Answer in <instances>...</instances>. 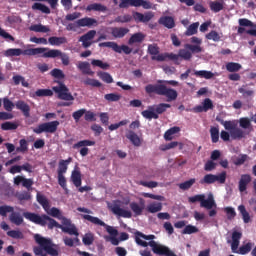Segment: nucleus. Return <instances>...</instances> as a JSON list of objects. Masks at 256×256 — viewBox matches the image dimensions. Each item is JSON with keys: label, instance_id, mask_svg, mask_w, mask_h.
Here are the masks:
<instances>
[{"label": "nucleus", "instance_id": "1", "mask_svg": "<svg viewBox=\"0 0 256 256\" xmlns=\"http://www.w3.org/2000/svg\"><path fill=\"white\" fill-rule=\"evenodd\" d=\"M23 217L31 223H35V225H40L41 227H48V229H61L63 233H67L68 235H75V237H79V231L77 230V226L71 223V219L61 216L58 218L62 221V225L57 222V220L51 218L49 215L42 214L39 215L33 212H24Z\"/></svg>", "mask_w": 256, "mask_h": 256}, {"label": "nucleus", "instance_id": "2", "mask_svg": "<svg viewBox=\"0 0 256 256\" xmlns=\"http://www.w3.org/2000/svg\"><path fill=\"white\" fill-rule=\"evenodd\" d=\"M154 239L155 235L153 234L145 235L139 231L135 232V241L140 247H151L155 255L177 256L169 249V247L158 244Z\"/></svg>", "mask_w": 256, "mask_h": 256}, {"label": "nucleus", "instance_id": "3", "mask_svg": "<svg viewBox=\"0 0 256 256\" xmlns=\"http://www.w3.org/2000/svg\"><path fill=\"white\" fill-rule=\"evenodd\" d=\"M145 91L147 95L155 93L156 95L166 97L168 103L177 101V97H179L177 90L169 88L165 84H148L145 86Z\"/></svg>", "mask_w": 256, "mask_h": 256}, {"label": "nucleus", "instance_id": "4", "mask_svg": "<svg viewBox=\"0 0 256 256\" xmlns=\"http://www.w3.org/2000/svg\"><path fill=\"white\" fill-rule=\"evenodd\" d=\"M77 211H79V213H87L81 215L82 219H84L85 221H89V223H92V225L104 227L107 233L111 235V237H117V235H119V231H117V229H115L113 226L107 225L103 222V220L99 219V217L91 216V213H93V211L89 210V208L78 207Z\"/></svg>", "mask_w": 256, "mask_h": 256}, {"label": "nucleus", "instance_id": "5", "mask_svg": "<svg viewBox=\"0 0 256 256\" xmlns=\"http://www.w3.org/2000/svg\"><path fill=\"white\" fill-rule=\"evenodd\" d=\"M221 125H223L224 129H226V131H229L231 138L235 141V140H241V139H245V137H247V135H249V131H243V129L237 127V122L235 121H222Z\"/></svg>", "mask_w": 256, "mask_h": 256}, {"label": "nucleus", "instance_id": "6", "mask_svg": "<svg viewBox=\"0 0 256 256\" xmlns=\"http://www.w3.org/2000/svg\"><path fill=\"white\" fill-rule=\"evenodd\" d=\"M36 199H37L39 205H41V207L47 213V215H50V217H55V219H60V217L62 216L61 210H59V208H57V207L51 208V204H49V200L47 199V197L45 195L37 192Z\"/></svg>", "mask_w": 256, "mask_h": 256}, {"label": "nucleus", "instance_id": "7", "mask_svg": "<svg viewBox=\"0 0 256 256\" xmlns=\"http://www.w3.org/2000/svg\"><path fill=\"white\" fill-rule=\"evenodd\" d=\"M34 239H35L36 243H38V245H40V247H42L48 255L59 256V250H57L55 248L56 245L53 244V241H51V239H47L45 237H42L39 234H36L34 236Z\"/></svg>", "mask_w": 256, "mask_h": 256}, {"label": "nucleus", "instance_id": "8", "mask_svg": "<svg viewBox=\"0 0 256 256\" xmlns=\"http://www.w3.org/2000/svg\"><path fill=\"white\" fill-rule=\"evenodd\" d=\"M129 7H143V9H151L153 4L147 0H120V9H129Z\"/></svg>", "mask_w": 256, "mask_h": 256}, {"label": "nucleus", "instance_id": "9", "mask_svg": "<svg viewBox=\"0 0 256 256\" xmlns=\"http://www.w3.org/2000/svg\"><path fill=\"white\" fill-rule=\"evenodd\" d=\"M52 90L57 93L58 99L62 101H75V97L69 92V88L62 82H58V86L52 87Z\"/></svg>", "mask_w": 256, "mask_h": 256}, {"label": "nucleus", "instance_id": "10", "mask_svg": "<svg viewBox=\"0 0 256 256\" xmlns=\"http://www.w3.org/2000/svg\"><path fill=\"white\" fill-rule=\"evenodd\" d=\"M225 183L227 181V172L223 171L218 175L215 174H206L203 179L200 180L201 185H213V183Z\"/></svg>", "mask_w": 256, "mask_h": 256}, {"label": "nucleus", "instance_id": "11", "mask_svg": "<svg viewBox=\"0 0 256 256\" xmlns=\"http://www.w3.org/2000/svg\"><path fill=\"white\" fill-rule=\"evenodd\" d=\"M58 127H59V121L57 120L52 122H45V123L39 124L38 127L34 128L33 133H36V135H41V133H55Z\"/></svg>", "mask_w": 256, "mask_h": 256}, {"label": "nucleus", "instance_id": "12", "mask_svg": "<svg viewBox=\"0 0 256 256\" xmlns=\"http://www.w3.org/2000/svg\"><path fill=\"white\" fill-rule=\"evenodd\" d=\"M42 57L44 59H55L57 57H60V59L62 61V65H64L65 67H67V65H69V63H70L69 55H67V53H63L61 50H57V49L48 50L46 53H44L42 55Z\"/></svg>", "mask_w": 256, "mask_h": 256}, {"label": "nucleus", "instance_id": "13", "mask_svg": "<svg viewBox=\"0 0 256 256\" xmlns=\"http://www.w3.org/2000/svg\"><path fill=\"white\" fill-rule=\"evenodd\" d=\"M93 145H95V141L81 140L74 144L72 147L73 149H80V155L82 157H87V155H89V148L87 147H93Z\"/></svg>", "mask_w": 256, "mask_h": 256}, {"label": "nucleus", "instance_id": "14", "mask_svg": "<svg viewBox=\"0 0 256 256\" xmlns=\"http://www.w3.org/2000/svg\"><path fill=\"white\" fill-rule=\"evenodd\" d=\"M97 35V31L90 30L86 34L82 35L79 38V42L82 43V47L84 49H89L91 45H93V39H95V36Z\"/></svg>", "mask_w": 256, "mask_h": 256}, {"label": "nucleus", "instance_id": "15", "mask_svg": "<svg viewBox=\"0 0 256 256\" xmlns=\"http://www.w3.org/2000/svg\"><path fill=\"white\" fill-rule=\"evenodd\" d=\"M154 17L155 14H153V12H145L144 14L141 12H133L132 14V19H134L136 23H149Z\"/></svg>", "mask_w": 256, "mask_h": 256}, {"label": "nucleus", "instance_id": "16", "mask_svg": "<svg viewBox=\"0 0 256 256\" xmlns=\"http://www.w3.org/2000/svg\"><path fill=\"white\" fill-rule=\"evenodd\" d=\"M213 109V101L210 98H205L202 105H198L193 108L194 113H207V111Z\"/></svg>", "mask_w": 256, "mask_h": 256}, {"label": "nucleus", "instance_id": "17", "mask_svg": "<svg viewBox=\"0 0 256 256\" xmlns=\"http://www.w3.org/2000/svg\"><path fill=\"white\" fill-rule=\"evenodd\" d=\"M21 171H26V173H33V165L29 162L24 163L23 165H14L9 169V173L15 175L16 173H21Z\"/></svg>", "mask_w": 256, "mask_h": 256}, {"label": "nucleus", "instance_id": "18", "mask_svg": "<svg viewBox=\"0 0 256 256\" xmlns=\"http://www.w3.org/2000/svg\"><path fill=\"white\" fill-rule=\"evenodd\" d=\"M130 209L134 213L135 217L143 215V211L145 210V200L141 198L140 204L137 202H131Z\"/></svg>", "mask_w": 256, "mask_h": 256}, {"label": "nucleus", "instance_id": "19", "mask_svg": "<svg viewBox=\"0 0 256 256\" xmlns=\"http://www.w3.org/2000/svg\"><path fill=\"white\" fill-rule=\"evenodd\" d=\"M111 211L114 215H117L118 217H123L124 219H131V217H133L131 211L125 210L117 204L111 207Z\"/></svg>", "mask_w": 256, "mask_h": 256}, {"label": "nucleus", "instance_id": "20", "mask_svg": "<svg viewBox=\"0 0 256 256\" xmlns=\"http://www.w3.org/2000/svg\"><path fill=\"white\" fill-rule=\"evenodd\" d=\"M251 175L249 174H242L240 176V180L238 182V190L240 193H245L247 191V187L249 186V183H251Z\"/></svg>", "mask_w": 256, "mask_h": 256}, {"label": "nucleus", "instance_id": "21", "mask_svg": "<svg viewBox=\"0 0 256 256\" xmlns=\"http://www.w3.org/2000/svg\"><path fill=\"white\" fill-rule=\"evenodd\" d=\"M77 27H97L98 22L95 18L85 17L76 21Z\"/></svg>", "mask_w": 256, "mask_h": 256}, {"label": "nucleus", "instance_id": "22", "mask_svg": "<svg viewBox=\"0 0 256 256\" xmlns=\"http://www.w3.org/2000/svg\"><path fill=\"white\" fill-rule=\"evenodd\" d=\"M15 107L16 109H19V111L23 113L24 117L26 118L31 117V107L25 101L23 100L17 101L15 103Z\"/></svg>", "mask_w": 256, "mask_h": 256}, {"label": "nucleus", "instance_id": "23", "mask_svg": "<svg viewBox=\"0 0 256 256\" xmlns=\"http://www.w3.org/2000/svg\"><path fill=\"white\" fill-rule=\"evenodd\" d=\"M110 31H111V35L115 39H123V37H125V35H127V33H129V28H125V27H111Z\"/></svg>", "mask_w": 256, "mask_h": 256}, {"label": "nucleus", "instance_id": "24", "mask_svg": "<svg viewBox=\"0 0 256 256\" xmlns=\"http://www.w3.org/2000/svg\"><path fill=\"white\" fill-rule=\"evenodd\" d=\"M167 59H170L171 61H177L179 59V54H173V53H164V54H159L158 56H152L151 60L152 61H167Z\"/></svg>", "mask_w": 256, "mask_h": 256}, {"label": "nucleus", "instance_id": "25", "mask_svg": "<svg viewBox=\"0 0 256 256\" xmlns=\"http://www.w3.org/2000/svg\"><path fill=\"white\" fill-rule=\"evenodd\" d=\"M126 138L130 140L134 147H141V138L139 137V135H137V133H135V131L129 130L126 134Z\"/></svg>", "mask_w": 256, "mask_h": 256}, {"label": "nucleus", "instance_id": "26", "mask_svg": "<svg viewBox=\"0 0 256 256\" xmlns=\"http://www.w3.org/2000/svg\"><path fill=\"white\" fill-rule=\"evenodd\" d=\"M46 51H49V48H29L26 50H22V55H28L29 57L35 55H45Z\"/></svg>", "mask_w": 256, "mask_h": 256}, {"label": "nucleus", "instance_id": "27", "mask_svg": "<svg viewBox=\"0 0 256 256\" xmlns=\"http://www.w3.org/2000/svg\"><path fill=\"white\" fill-rule=\"evenodd\" d=\"M141 115L144 119H148L149 121H151V119H159V115L155 112V106H148V110L142 111Z\"/></svg>", "mask_w": 256, "mask_h": 256}, {"label": "nucleus", "instance_id": "28", "mask_svg": "<svg viewBox=\"0 0 256 256\" xmlns=\"http://www.w3.org/2000/svg\"><path fill=\"white\" fill-rule=\"evenodd\" d=\"M159 24L167 29H173L175 27V19L171 16H163L159 19Z\"/></svg>", "mask_w": 256, "mask_h": 256}, {"label": "nucleus", "instance_id": "29", "mask_svg": "<svg viewBox=\"0 0 256 256\" xmlns=\"http://www.w3.org/2000/svg\"><path fill=\"white\" fill-rule=\"evenodd\" d=\"M241 237H243L241 232L234 231L232 233L231 249L233 252H236L237 249H239V241L241 240Z\"/></svg>", "mask_w": 256, "mask_h": 256}, {"label": "nucleus", "instance_id": "30", "mask_svg": "<svg viewBox=\"0 0 256 256\" xmlns=\"http://www.w3.org/2000/svg\"><path fill=\"white\" fill-rule=\"evenodd\" d=\"M239 125L243 131H248L249 134L253 131V126L251 125V120L248 117H242L239 119Z\"/></svg>", "mask_w": 256, "mask_h": 256}, {"label": "nucleus", "instance_id": "31", "mask_svg": "<svg viewBox=\"0 0 256 256\" xmlns=\"http://www.w3.org/2000/svg\"><path fill=\"white\" fill-rule=\"evenodd\" d=\"M216 206L215 199L213 198V194H209L207 199H203L200 207H204V209L211 210Z\"/></svg>", "mask_w": 256, "mask_h": 256}, {"label": "nucleus", "instance_id": "32", "mask_svg": "<svg viewBox=\"0 0 256 256\" xmlns=\"http://www.w3.org/2000/svg\"><path fill=\"white\" fill-rule=\"evenodd\" d=\"M9 221L17 226L23 225V216H21V213L13 210V212L9 215Z\"/></svg>", "mask_w": 256, "mask_h": 256}, {"label": "nucleus", "instance_id": "33", "mask_svg": "<svg viewBox=\"0 0 256 256\" xmlns=\"http://www.w3.org/2000/svg\"><path fill=\"white\" fill-rule=\"evenodd\" d=\"M72 158H68L67 160H60L58 164V175H65L67 173V169L69 166V163H71Z\"/></svg>", "mask_w": 256, "mask_h": 256}, {"label": "nucleus", "instance_id": "34", "mask_svg": "<svg viewBox=\"0 0 256 256\" xmlns=\"http://www.w3.org/2000/svg\"><path fill=\"white\" fill-rule=\"evenodd\" d=\"M71 181L73 185H75L76 187H81L82 179H81V171H79V169H75L72 171Z\"/></svg>", "mask_w": 256, "mask_h": 256}, {"label": "nucleus", "instance_id": "35", "mask_svg": "<svg viewBox=\"0 0 256 256\" xmlns=\"http://www.w3.org/2000/svg\"><path fill=\"white\" fill-rule=\"evenodd\" d=\"M195 77H200V79H213L215 74L207 70H194Z\"/></svg>", "mask_w": 256, "mask_h": 256}, {"label": "nucleus", "instance_id": "36", "mask_svg": "<svg viewBox=\"0 0 256 256\" xmlns=\"http://www.w3.org/2000/svg\"><path fill=\"white\" fill-rule=\"evenodd\" d=\"M30 31H34V33H49L51 29L49 26H45L43 24H34L29 27Z\"/></svg>", "mask_w": 256, "mask_h": 256}, {"label": "nucleus", "instance_id": "37", "mask_svg": "<svg viewBox=\"0 0 256 256\" xmlns=\"http://www.w3.org/2000/svg\"><path fill=\"white\" fill-rule=\"evenodd\" d=\"M48 43L50 45L59 47L60 45H65V43H67V38L52 36V37L48 38Z\"/></svg>", "mask_w": 256, "mask_h": 256}, {"label": "nucleus", "instance_id": "38", "mask_svg": "<svg viewBox=\"0 0 256 256\" xmlns=\"http://www.w3.org/2000/svg\"><path fill=\"white\" fill-rule=\"evenodd\" d=\"M86 11H88V12L99 11L101 13H105V11H107V6H105L101 3H93L86 7Z\"/></svg>", "mask_w": 256, "mask_h": 256}, {"label": "nucleus", "instance_id": "39", "mask_svg": "<svg viewBox=\"0 0 256 256\" xmlns=\"http://www.w3.org/2000/svg\"><path fill=\"white\" fill-rule=\"evenodd\" d=\"M243 69V66L237 62H228L226 64V70L228 73H239Z\"/></svg>", "mask_w": 256, "mask_h": 256}, {"label": "nucleus", "instance_id": "40", "mask_svg": "<svg viewBox=\"0 0 256 256\" xmlns=\"http://www.w3.org/2000/svg\"><path fill=\"white\" fill-rule=\"evenodd\" d=\"M33 11H41V13H45L46 15H49L51 13V9L48 8L47 5L41 4L39 2H36L32 5Z\"/></svg>", "mask_w": 256, "mask_h": 256}, {"label": "nucleus", "instance_id": "41", "mask_svg": "<svg viewBox=\"0 0 256 256\" xmlns=\"http://www.w3.org/2000/svg\"><path fill=\"white\" fill-rule=\"evenodd\" d=\"M145 40V36L143 33L138 32L133 34L129 40H128V44L129 45H133L134 43H142Z\"/></svg>", "mask_w": 256, "mask_h": 256}, {"label": "nucleus", "instance_id": "42", "mask_svg": "<svg viewBox=\"0 0 256 256\" xmlns=\"http://www.w3.org/2000/svg\"><path fill=\"white\" fill-rule=\"evenodd\" d=\"M179 149H183V143H179L177 141L170 142L168 144H164L160 146V151H169V149H175V147H178Z\"/></svg>", "mask_w": 256, "mask_h": 256}, {"label": "nucleus", "instance_id": "43", "mask_svg": "<svg viewBox=\"0 0 256 256\" xmlns=\"http://www.w3.org/2000/svg\"><path fill=\"white\" fill-rule=\"evenodd\" d=\"M5 57H19L23 55V50L20 48H9L4 52Z\"/></svg>", "mask_w": 256, "mask_h": 256}, {"label": "nucleus", "instance_id": "44", "mask_svg": "<svg viewBox=\"0 0 256 256\" xmlns=\"http://www.w3.org/2000/svg\"><path fill=\"white\" fill-rule=\"evenodd\" d=\"M179 131H181V128L178 126L168 129L164 134V139L166 141H171V139H173V135H176V133H179Z\"/></svg>", "mask_w": 256, "mask_h": 256}, {"label": "nucleus", "instance_id": "45", "mask_svg": "<svg viewBox=\"0 0 256 256\" xmlns=\"http://www.w3.org/2000/svg\"><path fill=\"white\" fill-rule=\"evenodd\" d=\"M162 209L163 204L160 202H153L147 206L148 213H159V211H162Z\"/></svg>", "mask_w": 256, "mask_h": 256}, {"label": "nucleus", "instance_id": "46", "mask_svg": "<svg viewBox=\"0 0 256 256\" xmlns=\"http://www.w3.org/2000/svg\"><path fill=\"white\" fill-rule=\"evenodd\" d=\"M78 69L82 71L84 75H93L89 62H79Z\"/></svg>", "mask_w": 256, "mask_h": 256}, {"label": "nucleus", "instance_id": "47", "mask_svg": "<svg viewBox=\"0 0 256 256\" xmlns=\"http://www.w3.org/2000/svg\"><path fill=\"white\" fill-rule=\"evenodd\" d=\"M199 29V22L192 23L187 30L185 31L184 35L186 37H191L192 35H197V31Z\"/></svg>", "mask_w": 256, "mask_h": 256}, {"label": "nucleus", "instance_id": "48", "mask_svg": "<svg viewBox=\"0 0 256 256\" xmlns=\"http://www.w3.org/2000/svg\"><path fill=\"white\" fill-rule=\"evenodd\" d=\"M167 109H171V104L160 103L154 106V113H157L158 115H163V113H165Z\"/></svg>", "mask_w": 256, "mask_h": 256}, {"label": "nucleus", "instance_id": "49", "mask_svg": "<svg viewBox=\"0 0 256 256\" xmlns=\"http://www.w3.org/2000/svg\"><path fill=\"white\" fill-rule=\"evenodd\" d=\"M238 211L240 212V215H242L244 223H249L251 221V216L249 215V212H247L245 205H239Z\"/></svg>", "mask_w": 256, "mask_h": 256}, {"label": "nucleus", "instance_id": "50", "mask_svg": "<svg viewBox=\"0 0 256 256\" xmlns=\"http://www.w3.org/2000/svg\"><path fill=\"white\" fill-rule=\"evenodd\" d=\"M19 125L15 122H4L1 124L2 131H15Z\"/></svg>", "mask_w": 256, "mask_h": 256}, {"label": "nucleus", "instance_id": "51", "mask_svg": "<svg viewBox=\"0 0 256 256\" xmlns=\"http://www.w3.org/2000/svg\"><path fill=\"white\" fill-rule=\"evenodd\" d=\"M206 39L219 43V41H221V35H219V32L211 30L208 34H206Z\"/></svg>", "mask_w": 256, "mask_h": 256}, {"label": "nucleus", "instance_id": "52", "mask_svg": "<svg viewBox=\"0 0 256 256\" xmlns=\"http://www.w3.org/2000/svg\"><path fill=\"white\" fill-rule=\"evenodd\" d=\"M91 65H93V67H99L100 69H103L104 71H107V69H109V67H111V65H109V63L102 62L101 60H97V59H93L91 61Z\"/></svg>", "mask_w": 256, "mask_h": 256}, {"label": "nucleus", "instance_id": "53", "mask_svg": "<svg viewBox=\"0 0 256 256\" xmlns=\"http://www.w3.org/2000/svg\"><path fill=\"white\" fill-rule=\"evenodd\" d=\"M20 147L16 148L17 153H27L29 151V142L25 139L19 141Z\"/></svg>", "mask_w": 256, "mask_h": 256}, {"label": "nucleus", "instance_id": "54", "mask_svg": "<svg viewBox=\"0 0 256 256\" xmlns=\"http://www.w3.org/2000/svg\"><path fill=\"white\" fill-rule=\"evenodd\" d=\"M193 233H199V228L191 224L185 226V228L182 230V235H193Z\"/></svg>", "mask_w": 256, "mask_h": 256}, {"label": "nucleus", "instance_id": "55", "mask_svg": "<svg viewBox=\"0 0 256 256\" xmlns=\"http://www.w3.org/2000/svg\"><path fill=\"white\" fill-rule=\"evenodd\" d=\"M209 5L211 11L214 13H219V11H223L224 9L223 2L212 1Z\"/></svg>", "mask_w": 256, "mask_h": 256}, {"label": "nucleus", "instance_id": "56", "mask_svg": "<svg viewBox=\"0 0 256 256\" xmlns=\"http://www.w3.org/2000/svg\"><path fill=\"white\" fill-rule=\"evenodd\" d=\"M36 97H53V90L51 89H38L35 92Z\"/></svg>", "mask_w": 256, "mask_h": 256}, {"label": "nucleus", "instance_id": "57", "mask_svg": "<svg viewBox=\"0 0 256 256\" xmlns=\"http://www.w3.org/2000/svg\"><path fill=\"white\" fill-rule=\"evenodd\" d=\"M7 235L11 237V239H25V235H23L21 230H10L7 232Z\"/></svg>", "mask_w": 256, "mask_h": 256}, {"label": "nucleus", "instance_id": "58", "mask_svg": "<svg viewBox=\"0 0 256 256\" xmlns=\"http://www.w3.org/2000/svg\"><path fill=\"white\" fill-rule=\"evenodd\" d=\"M97 75L102 81H104V83H113V76H111V74L108 72L100 71L97 73Z\"/></svg>", "mask_w": 256, "mask_h": 256}, {"label": "nucleus", "instance_id": "59", "mask_svg": "<svg viewBox=\"0 0 256 256\" xmlns=\"http://www.w3.org/2000/svg\"><path fill=\"white\" fill-rule=\"evenodd\" d=\"M99 47H108L109 49H113L115 53L121 52V50H119V44L116 42H102L99 44Z\"/></svg>", "mask_w": 256, "mask_h": 256}, {"label": "nucleus", "instance_id": "60", "mask_svg": "<svg viewBox=\"0 0 256 256\" xmlns=\"http://www.w3.org/2000/svg\"><path fill=\"white\" fill-rule=\"evenodd\" d=\"M195 178H191L188 181H185L183 183L179 184V188L182 189L183 191H187L188 189H191V187H193V185H195Z\"/></svg>", "mask_w": 256, "mask_h": 256}, {"label": "nucleus", "instance_id": "61", "mask_svg": "<svg viewBox=\"0 0 256 256\" xmlns=\"http://www.w3.org/2000/svg\"><path fill=\"white\" fill-rule=\"evenodd\" d=\"M210 136L212 139V143H218L219 142V128L211 127L210 128Z\"/></svg>", "mask_w": 256, "mask_h": 256}, {"label": "nucleus", "instance_id": "62", "mask_svg": "<svg viewBox=\"0 0 256 256\" xmlns=\"http://www.w3.org/2000/svg\"><path fill=\"white\" fill-rule=\"evenodd\" d=\"M249 159V156L247 154H240L233 163L236 165V167H240V165H244L245 161Z\"/></svg>", "mask_w": 256, "mask_h": 256}, {"label": "nucleus", "instance_id": "63", "mask_svg": "<svg viewBox=\"0 0 256 256\" xmlns=\"http://www.w3.org/2000/svg\"><path fill=\"white\" fill-rule=\"evenodd\" d=\"M13 211H15V208H13V206H0V215L2 217H7V213H13Z\"/></svg>", "mask_w": 256, "mask_h": 256}, {"label": "nucleus", "instance_id": "64", "mask_svg": "<svg viewBox=\"0 0 256 256\" xmlns=\"http://www.w3.org/2000/svg\"><path fill=\"white\" fill-rule=\"evenodd\" d=\"M148 53L152 55V57H157L159 55V46H157V44L148 45Z\"/></svg>", "mask_w": 256, "mask_h": 256}]
</instances>
